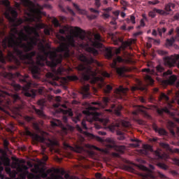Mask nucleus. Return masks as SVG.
I'll return each instance as SVG.
<instances>
[{
    "instance_id": "1",
    "label": "nucleus",
    "mask_w": 179,
    "mask_h": 179,
    "mask_svg": "<svg viewBox=\"0 0 179 179\" xmlns=\"http://www.w3.org/2000/svg\"><path fill=\"white\" fill-rule=\"evenodd\" d=\"M9 12L11 16L9 13H6V17L13 23L14 27L10 29V36L5 38L2 41L3 48L4 50H6L7 55L5 57L3 52L0 49V62L6 64V61L12 62L17 61V58H19L26 65L29 66L33 78L38 79L40 67L36 65V62L33 59V57H36L37 52L36 51L26 54H24V52L31 51L34 48V45H37L38 41H40V34L36 28L29 25L24 27V30L27 34H24L23 29L19 31L17 26L22 24L24 20L22 18L17 20L16 8L10 7Z\"/></svg>"
},
{
    "instance_id": "2",
    "label": "nucleus",
    "mask_w": 179,
    "mask_h": 179,
    "mask_svg": "<svg viewBox=\"0 0 179 179\" xmlns=\"http://www.w3.org/2000/svg\"><path fill=\"white\" fill-rule=\"evenodd\" d=\"M74 30L73 35H69V27L64 26L59 29V33L66 36L67 41L60 43L56 51H51L50 45H47L46 48L44 45H40L39 51L43 54L45 58L50 59V62H48V64L51 68H55L59 64H62L64 58H69L71 48H76L78 45L94 55L99 54V51L95 48H103V43H100V41H103V39L99 34H96L95 39H93L90 36H86V31L79 27H76Z\"/></svg>"
},
{
    "instance_id": "3",
    "label": "nucleus",
    "mask_w": 179,
    "mask_h": 179,
    "mask_svg": "<svg viewBox=\"0 0 179 179\" xmlns=\"http://www.w3.org/2000/svg\"><path fill=\"white\" fill-rule=\"evenodd\" d=\"M5 77L9 80L10 82H8V84L13 86L15 90H20L22 86L15 82V78H18L20 83L24 86V90H25L24 96H26V97H31V99L36 97V91L33 89L30 90L31 86H33V82L31 81V79H30L29 75L25 74L24 76H22L19 72H17L15 74L12 73H6Z\"/></svg>"
},
{
    "instance_id": "4",
    "label": "nucleus",
    "mask_w": 179,
    "mask_h": 179,
    "mask_svg": "<svg viewBox=\"0 0 179 179\" xmlns=\"http://www.w3.org/2000/svg\"><path fill=\"white\" fill-rule=\"evenodd\" d=\"M78 59L81 61V62H83V64H80L77 67L78 71L81 72H85V71H87V67L86 65L89 66L94 64L96 66H100L101 68H103V64L99 62V61L94 59L93 57H87L82 53L78 56Z\"/></svg>"
},
{
    "instance_id": "5",
    "label": "nucleus",
    "mask_w": 179,
    "mask_h": 179,
    "mask_svg": "<svg viewBox=\"0 0 179 179\" xmlns=\"http://www.w3.org/2000/svg\"><path fill=\"white\" fill-rule=\"evenodd\" d=\"M24 3L25 6L29 9V15H31L34 17L40 16V15L43 13L41 10H43L44 8H48L49 9H51V5L47 3H45L43 6L37 3L36 8H34V3L30 0H24Z\"/></svg>"
},
{
    "instance_id": "6",
    "label": "nucleus",
    "mask_w": 179,
    "mask_h": 179,
    "mask_svg": "<svg viewBox=\"0 0 179 179\" xmlns=\"http://www.w3.org/2000/svg\"><path fill=\"white\" fill-rule=\"evenodd\" d=\"M15 162V166H17V171L18 173H21L22 178H26L27 177L28 179H41L38 176L35 175L34 173H30L29 171V167L26 165H21L19 163V159L15 158L13 159Z\"/></svg>"
},
{
    "instance_id": "7",
    "label": "nucleus",
    "mask_w": 179,
    "mask_h": 179,
    "mask_svg": "<svg viewBox=\"0 0 179 179\" xmlns=\"http://www.w3.org/2000/svg\"><path fill=\"white\" fill-rule=\"evenodd\" d=\"M56 114H64L63 116V121L64 122L67 123L68 122V116L71 117L72 121L75 122L76 124L77 122H79L80 121V117H82V114L76 115L75 117H73V113L72 112V110H64L62 108H58L55 110ZM68 115V116H66Z\"/></svg>"
},
{
    "instance_id": "8",
    "label": "nucleus",
    "mask_w": 179,
    "mask_h": 179,
    "mask_svg": "<svg viewBox=\"0 0 179 179\" xmlns=\"http://www.w3.org/2000/svg\"><path fill=\"white\" fill-rule=\"evenodd\" d=\"M117 62L121 64V62H125V59L121 57V56H117L116 59H113V69H115L117 75L119 76H124V73L127 71V68L125 67H117Z\"/></svg>"
},
{
    "instance_id": "9",
    "label": "nucleus",
    "mask_w": 179,
    "mask_h": 179,
    "mask_svg": "<svg viewBox=\"0 0 179 179\" xmlns=\"http://www.w3.org/2000/svg\"><path fill=\"white\" fill-rule=\"evenodd\" d=\"M177 59H179V55H171V57H166L164 58V65L172 68L176 65Z\"/></svg>"
},
{
    "instance_id": "10",
    "label": "nucleus",
    "mask_w": 179,
    "mask_h": 179,
    "mask_svg": "<svg viewBox=\"0 0 179 179\" xmlns=\"http://www.w3.org/2000/svg\"><path fill=\"white\" fill-rule=\"evenodd\" d=\"M156 75L157 76H162V78H167L169 75H172L173 71L171 70H168L167 71L164 72V67L162 65H158L156 67Z\"/></svg>"
},
{
    "instance_id": "11",
    "label": "nucleus",
    "mask_w": 179,
    "mask_h": 179,
    "mask_svg": "<svg viewBox=\"0 0 179 179\" xmlns=\"http://www.w3.org/2000/svg\"><path fill=\"white\" fill-rule=\"evenodd\" d=\"M129 89L125 88L122 86H120L118 88H116L113 91V96L117 95V99H122V96L127 95V92H128Z\"/></svg>"
},
{
    "instance_id": "12",
    "label": "nucleus",
    "mask_w": 179,
    "mask_h": 179,
    "mask_svg": "<svg viewBox=\"0 0 179 179\" xmlns=\"http://www.w3.org/2000/svg\"><path fill=\"white\" fill-rule=\"evenodd\" d=\"M24 118L25 121H27V122H31L32 127L36 131V132H41V129H40V125L38 124V123L34 122L35 121L34 117L26 115L24 116Z\"/></svg>"
},
{
    "instance_id": "13",
    "label": "nucleus",
    "mask_w": 179,
    "mask_h": 179,
    "mask_svg": "<svg viewBox=\"0 0 179 179\" xmlns=\"http://www.w3.org/2000/svg\"><path fill=\"white\" fill-rule=\"evenodd\" d=\"M108 103H110V98L104 96L102 99V101L93 102L92 104L99 106L101 108H104L106 106H108Z\"/></svg>"
},
{
    "instance_id": "14",
    "label": "nucleus",
    "mask_w": 179,
    "mask_h": 179,
    "mask_svg": "<svg viewBox=\"0 0 179 179\" xmlns=\"http://www.w3.org/2000/svg\"><path fill=\"white\" fill-rule=\"evenodd\" d=\"M89 90H90V87L89 85H84L81 87L80 93L83 94L84 99H87V97L90 96Z\"/></svg>"
},
{
    "instance_id": "15",
    "label": "nucleus",
    "mask_w": 179,
    "mask_h": 179,
    "mask_svg": "<svg viewBox=\"0 0 179 179\" xmlns=\"http://www.w3.org/2000/svg\"><path fill=\"white\" fill-rule=\"evenodd\" d=\"M158 100H159V101H162V100L166 101V103H167V104H168L169 108H171V107H173V105H171V103H170V101H169L170 98L165 93H163V92L161 93V94L159 95V96L158 98Z\"/></svg>"
},
{
    "instance_id": "16",
    "label": "nucleus",
    "mask_w": 179,
    "mask_h": 179,
    "mask_svg": "<svg viewBox=\"0 0 179 179\" xmlns=\"http://www.w3.org/2000/svg\"><path fill=\"white\" fill-rule=\"evenodd\" d=\"M36 29H44V34L45 36L51 35V28L47 27H45V24L43 23H39L36 24Z\"/></svg>"
},
{
    "instance_id": "17",
    "label": "nucleus",
    "mask_w": 179,
    "mask_h": 179,
    "mask_svg": "<svg viewBox=\"0 0 179 179\" xmlns=\"http://www.w3.org/2000/svg\"><path fill=\"white\" fill-rule=\"evenodd\" d=\"M99 110V108H96L94 106H88L87 110H83V114H85V115H94V113L92 112V111H96Z\"/></svg>"
},
{
    "instance_id": "18",
    "label": "nucleus",
    "mask_w": 179,
    "mask_h": 179,
    "mask_svg": "<svg viewBox=\"0 0 179 179\" xmlns=\"http://www.w3.org/2000/svg\"><path fill=\"white\" fill-rule=\"evenodd\" d=\"M113 114H115V115H117V117H121V110H122V106L118 105L117 107H115V105L113 103Z\"/></svg>"
},
{
    "instance_id": "19",
    "label": "nucleus",
    "mask_w": 179,
    "mask_h": 179,
    "mask_svg": "<svg viewBox=\"0 0 179 179\" xmlns=\"http://www.w3.org/2000/svg\"><path fill=\"white\" fill-rule=\"evenodd\" d=\"M113 150H116L118 153H124L125 150V146L124 145H116L115 142L113 141Z\"/></svg>"
},
{
    "instance_id": "20",
    "label": "nucleus",
    "mask_w": 179,
    "mask_h": 179,
    "mask_svg": "<svg viewBox=\"0 0 179 179\" xmlns=\"http://www.w3.org/2000/svg\"><path fill=\"white\" fill-rule=\"evenodd\" d=\"M157 114H159V115H163L164 113H166V114H170V110L167 107H164L163 108H157Z\"/></svg>"
},
{
    "instance_id": "21",
    "label": "nucleus",
    "mask_w": 179,
    "mask_h": 179,
    "mask_svg": "<svg viewBox=\"0 0 179 179\" xmlns=\"http://www.w3.org/2000/svg\"><path fill=\"white\" fill-rule=\"evenodd\" d=\"M105 57L108 59H111L113 58V49L106 48L105 49Z\"/></svg>"
},
{
    "instance_id": "22",
    "label": "nucleus",
    "mask_w": 179,
    "mask_h": 179,
    "mask_svg": "<svg viewBox=\"0 0 179 179\" xmlns=\"http://www.w3.org/2000/svg\"><path fill=\"white\" fill-rule=\"evenodd\" d=\"M150 149H152V147H150V145H144L143 149L141 150V153H142L143 155H145V156H148V155H149V150H150Z\"/></svg>"
},
{
    "instance_id": "23",
    "label": "nucleus",
    "mask_w": 179,
    "mask_h": 179,
    "mask_svg": "<svg viewBox=\"0 0 179 179\" xmlns=\"http://www.w3.org/2000/svg\"><path fill=\"white\" fill-rule=\"evenodd\" d=\"M56 100L57 101V103L53 104V107L55 108H58V107H62L63 108H66V104L61 105V97L57 96Z\"/></svg>"
},
{
    "instance_id": "24",
    "label": "nucleus",
    "mask_w": 179,
    "mask_h": 179,
    "mask_svg": "<svg viewBox=\"0 0 179 179\" xmlns=\"http://www.w3.org/2000/svg\"><path fill=\"white\" fill-rule=\"evenodd\" d=\"M25 134L28 136H31V138H34V139H36V141H37V139H38L40 138V136L30 131L27 129H26V130H25Z\"/></svg>"
},
{
    "instance_id": "25",
    "label": "nucleus",
    "mask_w": 179,
    "mask_h": 179,
    "mask_svg": "<svg viewBox=\"0 0 179 179\" xmlns=\"http://www.w3.org/2000/svg\"><path fill=\"white\" fill-rule=\"evenodd\" d=\"M73 6L75 8L76 10L78 12V13H80L81 15H85V13H86V10L80 9V7H79V6L76 3H73Z\"/></svg>"
},
{
    "instance_id": "26",
    "label": "nucleus",
    "mask_w": 179,
    "mask_h": 179,
    "mask_svg": "<svg viewBox=\"0 0 179 179\" xmlns=\"http://www.w3.org/2000/svg\"><path fill=\"white\" fill-rule=\"evenodd\" d=\"M2 164L6 167H9L10 166V159L7 157H2Z\"/></svg>"
},
{
    "instance_id": "27",
    "label": "nucleus",
    "mask_w": 179,
    "mask_h": 179,
    "mask_svg": "<svg viewBox=\"0 0 179 179\" xmlns=\"http://www.w3.org/2000/svg\"><path fill=\"white\" fill-rule=\"evenodd\" d=\"M52 127H62V122L59 120H53L51 121Z\"/></svg>"
},
{
    "instance_id": "28",
    "label": "nucleus",
    "mask_w": 179,
    "mask_h": 179,
    "mask_svg": "<svg viewBox=\"0 0 179 179\" xmlns=\"http://www.w3.org/2000/svg\"><path fill=\"white\" fill-rule=\"evenodd\" d=\"M144 79H145V82L150 85H152L155 83V80H153V78H152V77L149 75H146L144 77Z\"/></svg>"
},
{
    "instance_id": "29",
    "label": "nucleus",
    "mask_w": 179,
    "mask_h": 179,
    "mask_svg": "<svg viewBox=\"0 0 179 179\" xmlns=\"http://www.w3.org/2000/svg\"><path fill=\"white\" fill-rule=\"evenodd\" d=\"M32 110L37 114V115H39V117H44V113L43 110L36 108V106H31Z\"/></svg>"
},
{
    "instance_id": "30",
    "label": "nucleus",
    "mask_w": 179,
    "mask_h": 179,
    "mask_svg": "<svg viewBox=\"0 0 179 179\" xmlns=\"http://www.w3.org/2000/svg\"><path fill=\"white\" fill-rule=\"evenodd\" d=\"M157 166L159 167V169H162V170H169V166L163 162L157 163Z\"/></svg>"
},
{
    "instance_id": "31",
    "label": "nucleus",
    "mask_w": 179,
    "mask_h": 179,
    "mask_svg": "<svg viewBox=\"0 0 179 179\" xmlns=\"http://www.w3.org/2000/svg\"><path fill=\"white\" fill-rule=\"evenodd\" d=\"M176 80H177V76L175 75L171 76L168 79L169 85H174V83H176Z\"/></svg>"
},
{
    "instance_id": "32",
    "label": "nucleus",
    "mask_w": 179,
    "mask_h": 179,
    "mask_svg": "<svg viewBox=\"0 0 179 179\" xmlns=\"http://www.w3.org/2000/svg\"><path fill=\"white\" fill-rule=\"evenodd\" d=\"M113 15L114 16H115V18L113 17V29H117V27H115V21H114L115 19H118V16H120V10H116L115 12L113 13Z\"/></svg>"
},
{
    "instance_id": "33",
    "label": "nucleus",
    "mask_w": 179,
    "mask_h": 179,
    "mask_svg": "<svg viewBox=\"0 0 179 179\" xmlns=\"http://www.w3.org/2000/svg\"><path fill=\"white\" fill-rule=\"evenodd\" d=\"M157 10H159V9L156 8H153L152 10L149 12L148 16H150V17H152V19L156 17V13H157Z\"/></svg>"
},
{
    "instance_id": "34",
    "label": "nucleus",
    "mask_w": 179,
    "mask_h": 179,
    "mask_svg": "<svg viewBox=\"0 0 179 179\" xmlns=\"http://www.w3.org/2000/svg\"><path fill=\"white\" fill-rule=\"evenodd\" d=\"M131 142H135L134 143H131V146H133V148H139V142H141L139 140L136 138H131Z\"/></svg>"
},
{
    "instance_id": "35",
    "label": "nucleus",
    "mask_w": 179,
    "mask_h": 179,
    "mask_svg": "<svg viewBox=\"0 0 179 179\" xmlns=\"http://www.w3.org/2000/svg\"><path fill=\"white\" fill-rule=\"evenodd\" d=\"M47 179H65L61 175H56L55 173H51L50 177Z\"/></svg>"
},
{
    "instance_id": "36",
    "label": "nucleus",
    "mask_w": 179,
    "mask_h": 179,
    "mask_svg": "<svg viewBox=\"0 0 179 179\" xmlns=\"http://www.w3.org/2000/svg\"><path fill=\"white\" fill-rule=\"evenodd\" d=\"M159 146H161V148H163V149H165L166 150H169V152L170 150H171V148H170V145H169L168 143H160Z\"/></svg>"
},
{
    "instance_id": "37",
    "label": "nucleus",
    "mask_w": 179,
    "mask_h": 179,
    "mask_svg": "<svg viewBox=\"0 0 179 179\" xmlns=\"http://www.w3.org/2000/svg\"><path fill=\"white\" fill-rule=\"evenodd\" d=\"M175 42H176V38H174V36H172L170 39L169 38L166 39V44L169 47H171V45H173V44H174Z\"/></svg>"
},
{
    "instance_id": "38",
    "label": "nucleus",
    "mask_w": 179,
    "mask_h": 179,
    "mask_svg": "<svg viewBox=\"0 0 179 179\" xmlns=\"http://www.w3.org/2000/svg\"><path fill=\"white\" fill-rule=\"evenodd\" d=\"M154 155L156 157V159H162L163 157V155H162V150H157L154 152Z\"/></svg>"
},
{
    "instance_id": "39",
    "label": "nucleus",
    "mask_w": 179,
    "mask_h": 179,
    "mask_svg": "<svg viewBox=\"0 0 179 179\" xmlns=\"http://www.w3.org/2000/svg\"><path fill=\"white\" fill-rule=\"evenodd\" d=\"M157 12L159 15H162V16H167V15H170V13H169V11H166L164 10L158 9L157 10Z\"/></svg>"
},
{
    "instance_id": "40",
    "label": "nucleus",
    "mask_w": 179,
    "mask_h": 179,
    "mask_svg": "<svg viewBox=\"0 0 179 179\" xmlns=\"http://www.w3.org/2000/svg\"><path fill=\"white\" fill-rule=\"evenodd\" d=\"M62 129L66 134V132H68V131H73V127H72L69 124H67L65 127H63Z\"/></svg>"
},
{
    "instance_id": "41",
    "label": "nucleus",
    "mask_w": 179,
    "mask_h": 179,
    "mask_svg": "<svg viewBox=\"0 0 179 179\" xmlns=\"http://www.w3.org/2000/svg\"><path fill=\"white\" fill-rule=\"evenodd\" d=\"M67 79L69 80H71V82H75L76 80H79V77H78V76H67Z\"/></svg>"
},
{
    "instance_id": "42",
    "label": "nucleus",
    "mask_w": 179,
    "mask_h": 179,
    "mask_svg": "<svg viewBox=\"0 0 179 179\" xmlns=\"http://www.w3.org/2000/svg\"><path fill=\"white\" fill-rule=\"evenodd\" d=\"M2 171H3V166L2 165L0 166V178L1 179H12L10 178L5 177V175L2 173Z\"/></svg>"
},
{
    "instance_id": "43",
    "label": "nucleus",
    "mask_w": 179,
    "mask_h": 179,
    "mask_svg": "<svg viewBox=\"0 0 179 179\" xmlns=\"http://www.w3.org/2000/svg\"><path fill=\"white\" fill-rule=\"evenodd\" d=\"M157 31H158L159 35L160 36V37H162L163 36V33H166V31H167V29H166L164 27L158 28Z\"/></svg>"
},
{
    "instance_id": "44",
    "label": "nucleus",
    "mask_w": 179,
    "mask_h": 179,
    "mask_svg": "<svg viewBox=\"0 0 179 179\" xmlns=\"http://www.w3.org/2000/svg\"><path fill=\"white\" fill-rule=\"evenodd\" d=\"M117 134L119 135V136L117 137V139H119V141H124L125 139V137L124 136V133L122 131H117Z\"/></svg>"
},
{
    "instance_id": "45",
    "label": "nucleus",
    "mask_w": 179,
    "mask_h": 179,
    "mask_svg": "<svg viewBox=\"0 0 179 179\" xmlns=\"http://www.w3.org/2000/svg\"><path fill=\"white\" fill-rule=\"evenodd\" d=\"M131 45V43L128 41L122 42L121 48L124 50L127 49V47H129Z\"/></svg>"
},
{
    "instance_id": "46",
    "label": "nucleus",
    "mask_w": 179,
    "mask_h": 179,
    "mask_svg": "<svg viewBox=\"0 0 179 179\" xmlns=\"http://www.w3.org/2000/svg\"><path fill=\"white\" fill-rule=\"evenodd\" d=\"M50 173H52V169H48L46 172H43L42 178H47V177H48V174H50Z\"/></svg>"
},
{
    "instance_id": "47",
    "label": "nucleus",
    "mask_w": 179,
    "mask_h": 179,
    "mask_svg": "<svg viewBox=\"0 0 179 179\" xmlns=\"http://www.w3.org/2000/svg\"><path fill=\"white\" fill-rule=\"evenodd\" d=\"M13 103H16V101H20L21 98L17 94H15L13 95Z\"/></svg>"
},
{
    "instance_id": "48",
    "label": "nucleus",
    "mask_w": 179,
    "mask_h": 179,
    "mask_svg": "<svg viewBox=\"0 0 179 179\" xmlns=\"http://www.w3.org/2000/svg\"><path fill=\"white\" fill-rule=\"evenodd\" d=\"M135 16L134 15H131L130 16V19L129 18H127L126 20L127 22V23H129V22H131V23L133 24H135V23H136V22L135 21Z\"/></svg>"
},
{
    "instance_id": "49",
    "label": "nucleus",
    "mask_w": 179,
    "mask_h": 179,
    "mask_svg": "<svg viewBox=\"0 0 179 179\" xmlns=\"http://www.w3.org/2000/svg\"><path fill=\"white\" fill-rule=\"evenodd\" d=\"M157 132L159 133V135H167V131L162 128H159Z\"/></svg>"
},
{
    "instance_id": "50",
    "label": "nucleus",
    "mask_w": 179,
    "mask_h": 179,
    "mask_svg": "<svg viewBox=\"0 0 179 179\" xmlns=\"http://www.w3.org/2000/svg\"><path fill=\"white\" fill-rule=\"evenodd\" d=\"M111 90H113V87L110 86L109 85H106V87L104 89L105 93H107V94L110 93Z\"/></svg>"
},
{
    "instance_id": "51",
    "label": "nucleus",
    "mask_w": 179,
    "mask_h": 179,
    "mask_svg": "<svg viewBox=\"0 0 179 179\" xmlns=\"http://www.w3.org/2000/svg\"><path fill=\"white\" fill-rule=\"evenodd\" d=\"M52 22H53V24L55 25V27H61V24H59V21H58V20L57 18H55Z\"/></svg>"
},
{
    "instance_id": "52",
    "label": "nucleus",
    "mask_w": 179,
    "mask_h": 179,
    "mask_svg": "<svg viewBox=\"0 0 179 179\" xmlns=\"http://www.w3.org/2000/svg\"><path fill=\"white\" fill-rule=\"evenodd\" d=\"M64 71H65V69H64V67H59L57 70V75H62Z\"/></svg>"
},
{
    "instance_id": "53",
    "label": "nucleus",
    "mask_w": 179,
    "mask_h": 179,
    "mask_svg": "<svg viewBox=\"0 0 179 179\" xmlns=\"http://www.w3.org/2000/svg\"><path fill=\"white\" fill-rule=\"evenodd\" d=\"M157 52L159 54V55H167L168 54L167 51L162 50H158Z\"/></svg>"
},
{
    "instance_id": "54",
    "label": "nucleus",
    "mask_w": 179,
    "mask_h": 179,
    "mask_svg": "<svg viewBox=\"0 0 179 179\" xmlns=\"http://www.w3.org/2000/svg\"><path fill=\"white\" fill-rule=\"evenodd\" d=\"M37 104L38 106H41V107H44V106L45 105V101H44L43 99H40L38 101Z\"/></svg>"
},
{
    "instance_id": "55",
    "label": "nucleus",
    "mask_w": 179,
    "mask_h": 179,
    "mask_svg": "<svg viewBox=\"0 0 179 179\" xmlns=\"http://www.w3.org/2000/svg\"><path fill=\"white\" fill-rule=\"evenodd\" d=\"M16 174H17V172H16V171H11V173L8 175L10 177V178H15Z\"/></svg>"
},
{
    "instance_id": "56",
    "label": "nucleus",
    "mask_w": 179,
    "mask_h": 179,
    "mask_svg": "<svg viewBox=\"0 0 179 179\" xmlns=\"http://www.w3.org/2000/svg\"><path fill=\"white\" fill-rule=\"evenodd\" d=\"M81 125H82L83 129H85V130L89 129V128L86 125V120H83L81 122Z\"/></svg>"
},
{
    "instance_id": "57",
    "label": "nucleus",
    "mask_w": 179,
    "mask_h": 179,
    "mask_svg": "<svg viewBox=\"0 0 179 179\" xmlns=\"http://www.w3.org/2000/svg\"><path fill=\"white\" fill-rule=\"evenodd\" d=\"M100 122L103 123V125L107 127V124H108L109 120L108 119H101Z\"/></svg>"
},
{
    "instance_id": "58",
    "label": "nucleus",
    "mask_w": 179,
    "mask_h": 179,
    "mask_svg": "<svg viewBox=\"0 0 179 179\" xmlns=\"http://www.w3.org/2000/svg\"><path fill=\"white\" fill-rule=\"evenodd\" d=\"M165 10L168 13L171 12V7L169 3L165 5Z\"/></svg>"
},
{
    "instance_id": "59",
    "label": "nucleus",
    "mask_w": 179,
    "mask_h": 179,
    "mask_svg": "<svg viewBox=\"0 0 179 179\" xmlns=\"http://www.w3.org/2000/svg\"><path fill=\"white\" fill-rule=\"evenodd\" d=\"M96 8H97V9H99V8H100V6H101V3H100V0H95V3H94Z\"/></svg>"
},
{
    "instance_id": "60",
    "label": "nucleus",
    "mask_w": 179,
    "mask_h": 179,
    "mask_svg": "<svg viewBox=\"0 0 179 179\" xmlns=\"http://www.w3.org/2000/svg\"><path fill=\"white\" fill-rule=\"evenodd\" d=\"M122 124L124 128H129V127L131 125L129 122H122Z\"/></svg>"
},
{
    "instance_id": "61",
    "label": "nucleus",
    "mask_w": 179,
    "mask_h": 179,
    "mask_svg": "<svg viewBox=\"0 0 179 179\" xmlns=\"http://www.w3.org/2000/svg\"><path fill=\"white\" fill-rule=\"evenodd\" d=\"M5 171L7 174H10V173H12V169L9 166H6Z\"/></svg>"
},
{
    "instance_id": "62",
    "label": "nucleus",
    "mask_w": 179,
    "mask_h": 179,
    "mask_svg": "<svg viewBox=\"0 0 179 179\" xmlns=\"http://www.w3.org/2000/svg\"><path fill=\"white\" fill-rule=\"evenodd\" d=\"M171 153H178L179 155V149L178 148H174L170 150Z\"/></svg>"
},
{
    "instance_id": "63",
    "label": "nucleus",
    "mask_w": 179,
    "mask_h": 179,
    "mask_svg": "<svg viewBox=\"0 0 179 179\" xmlns=\"http://www.w3.org/2000/svg\"><path fill=\"white\" fill-rule=\"evenodd\" d=\"M101 75L104 78H110V73H108L107 71H103Z\"/></svg>"
},
{
    "instance_id": "64",
    "label": "nucleus",
    "mask_w": 179,
    "mask_h": 179,
    "mask_svg": "<svg viewBox=\"0 0 179 179\" xmlns=\"http://www.w3.org/2000/svg\"><path fill=\"white\" fill-rule=\"evenodd\" d=\"M173 19L175 20H179V13H177L176 14H175V15L173 16Z\"/></svg>"
}]
</instances>
